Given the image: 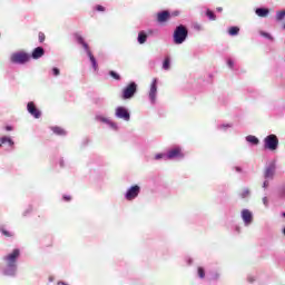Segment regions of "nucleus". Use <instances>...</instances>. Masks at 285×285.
Masks as SVG:
<instances>
[{
  "instance_id": "nucleus-1",
  "label": "nucleus",
  "mask_w": 285,
  "mask_h": 285,
  "mask_svg": "<svg viewBox=\"0 0 285 285\" xmlns=\"http://www.w3.org/2000/svg\"><path fill=\"white\" fill-rule=\"evenodd\" d=\"M21 255V250L13 249L11 254L4 256V262L7 264V268L4 269V275H14L17 273V259H19Z\"/></svg>"
},
{
  "instance_id": "nucleus-2",
  "label": "nucleus",
  "mask_w": 285,
  "mask_h": 285,
  "mask_svg": "<svg viewBox=\"0 0 285 285\" xmlns=\"http://www.w3.org/2000/svg\"><path fill=\"white\" fill-rule=\"evenodd\" d=\"M187 38H188V29H186V27L183 24L176 27L174 31V43L179 46L184 43V41H186Z\"/></svg>"
},
{
  "instance_id": "nucleus-3",
  "label": "nucleus",
  "mask_w": 285,
  "mask_h": 285,
  "mask_svg": "<svg viewBox=\"0 0 285 285\" xmlns=\"http://www.w3.org/2000/svg\"><path fill=\"white\" fill-rule=\"evenodd\" d=\"M279 147V138L275 134H271L264 138L265 150H271L272 153L277 150Z\"/></svg>"
},
{
  "instance_id": "nucleus-4",
  "label": "nucleus",
  "mask_w": 285,
  "mask_h": 285,
  "mask_svg": "<svg viewBox=\"0 0 285 285\" xmlns=\"http://www.w3.org/2000/svg\"><path fill=\"white\" fill-rule=\"evenodd\" d=\"M30 59H31L30 53L26 51H19V52L12 53L10 58L11 63H19V65L28 63Z\"/></svg>"
},
{
  "instance_id": "nucleus-5",
  "label": "nucleus",
  "mask_w": 285,
  "mask_h": 285,
  "mask_svg": "<svg viewBox=\"0 0 285 285\" xmlns=\"http://www.w3.org/2000/svg\"><path fill=\"white\" fill-rule=\"evenodd\" d=\"M137 92V83L130 82L126 88L122 89V99H132Z\"/></svg>"
},
{
  "instance_id": "nucleus-6",
  "label": "nucleus",
  "mask_w": 285,
  "mask_h": 285,
  "mask_svg": "<svg viewBox=\"0 0 285 285\" xmlns=\"http://www.w3.org/2000/svg\"><path fill=\"white\" fill-rule=\"evenodd\" d=\"M141 188L139 187V185H135L132 187H130L125 197L128 202H132V199H136V197H139V193H140Z\"/></svg>"
},
{
  "instance_id": "nucleus-7",
  "label": "nucleus",
  "mask_w": 285,
  "mask_h": 285,
  "mask_svg": "<svg viewBox=\"0 0 285 285\" xmlns=\"http://www.w3.org/2000/svg\"><path fill=\"white\" fill-rule=\"evenodd\" d=\"M179 12H174L170 14L169 11H161L157 13V21L158 23H166V21H168V19H170V17H178Z\"/></svg>"
},
{
  "instance_id": "nucleus-8",
  "label": "nucleus",
  "mask_w": 285,
  "mask_h": 285,
  "mask_svg": "<svg viewBox=\"0 0 285 285\" xmlns=\"http://www.w3.org/2000/svg\"><path fill=\"white\" fill-rule=\"evenodd\" d=\"M149 100L151 101V104L157 102V78H154L150 85Z\"/></svg>"
},
{
  "instance_id": "nucleus-9",
  "label": "nucleus",
  "mask_w": 285,
  "mask_h": 285,
  "mask_svg": "<svg viewBox=\"0 0 285 285\" xmlns=\"http://www.w3.org/2000/svg\"><path fill=\"white\" fill-rule=\"evenodd\" d=\"M116 116L118 117V119L130 121V112H128V109H126V107H118L116 109Z\"/></svg>"
},
{
  "instance_id": "nucleus-10",
  "label": "nucleus",
  "mask_w": 285,
  "mask_h": 285,
  "mask_svg": "<svg viewBox=\"0 0 285 285\" xmlns=\"http://www.w3.org/2000/svg\"><path fill=\"white\" fill-rule=\"evenodd\" d=\"M27 110L29 114L32 115V117H35V119H39L41 117V111L37 108V106L32 101L28 102Z\"/></svg>"
},
{
  "instance_id": "nucleus-11",
  "label": "nucleus",
  "mask_w": 285,
  "mask_h": 285,
  "mask_svg": "<svg viewBox=\"0 0 285 285\" xmlns=\"http://www.w3.org/2000/svg\"><path fill=\"white\" fill-rule=\"evenodd\" d=\"M81 46L85 48V50H86V52H87V55H88V57H89V59L92 63V68L95 70H97V59H95V56L92 55V51H90V47H88V43H86V41Z\"/></svg>"
},
{
  "instance_id": "nucleus-12",
  "label": "nucleus",
  "mask_w": 285,
  "mask_h": 285,
  "mask_svg": "<svg viewBox=\"0 0 285 285\" xmlns=\"http://www.w3.org/2000/svg\"><path fill=\"white\" fill-rule=\"evenodd\" d=\"M176 157H184V154H181V148L176 147L168 151L167 159H176Z\"/></svg>"
},
{
  "instance_id": "nucleus-13",
  "label": "nucleus",
  "mask_w": 285,
  "mask_h": 285,
  "mask_svg": "<svg viewBox=\"0 0 285 285\" xmlns=\"http://www.w3.org/2000/svg\"><path fill=\"white\" fill-rule=\"evenodd\" d=\"M242 217H243V220L245 222L246 226H248V224L253 223V213H250V210L243 209Z\"/></svg>"
},
{
  "instance_id": "nucleus-14",
  "label": "nucleus",
  "mask_w": 285,
  "mask_h": 285,
  "mask_svg": "<svg viewBox=\"0 0 285 285\" xmlns=\"http://www.w3.org/2000/svg\"><path fill=\"white\" fill-rule=\"evenodd\" d=\"M43 55H46V50H43L42 47H37L36 49H33V51L31 53V58L32 59H41V57H43Z\"/></svg>"
},
{
  "instance_id": "nucleus-15",
  "label": "nucleus",
  "mask_w": 285,
  "mask_h": 285,
  "mask_svg": "<svg viewBox=\"0 0 285 285\" xmlns=\"http://www.w3.org/2000/svg\"><path fill=\"white\" fill-rule=\"evenodd\" d=\"M275 175V167H267L264 173L265 179H273V176Z\"/></svg>"
},
{
  "instance_id": "nucleus-16",
  "label": "nucleus",
  "mask_w": 285,
  "mask_h": 285,
  "mask_svg": "<svg viewBox=\"0 0 285 285\" xmlns=\"http://www.w3.org/2000/svg\"><path fill=\"white\" fill-rule=\"evenodd\" d=\"M268 9L258 8L256 9L257 17H268Z\"/></svg>"
},
{
  "instance_id": "nucleus-17",
  "label": "nucleus",
  "mask_w": 285,
  "mask_h": 285,
  "mask_svg": "<svg viewBox=\"0 0 285 285\" xmlns=\"http://www.w3.org/2000/svg\"><path fill=\"white\" fill-rule=\"evenodd\" d=\"M3 144H9V146H14V141H12L9 137L0 138V148L3 146Z\"/></svg>"
},
{
  "instance_id": "nucleus-18",
  "label": "nucleus",
  "mask_w": 285,
  "mask_h": 285,
  "mask_svg": "<svg viewBox=\"0 0 285 285\" xmlns=\"http://www.w3.org/2000/svg\"><path fill=\"white\" fill-rule=\"evenodd\" d=\"M228 35L230 37H237V35H239V27H230L228 29Z\"/></svg>"
},
{
  "instance_id": "nucleus-19",
  "label": "nucleus",
  "mask_w": 285,
  "mask_h": 285,
  "mask_svg": "<svg viewBox=\"0 0 285 285\" xmlns=\"http://www.w3.org/2000/svg\"><path fill=\"white\" fill-rule=\"evenodd\" d=\"M148 39V35L146 32L140 31L138 33V43L142 45Z\"/></svg>"
},
{
  "instance_id": "nucleus-20",
  "label": "nucleus",
  "mask_w": 285,
  "mask_h": 285,
  "mask_svg": "<svg viewBox=\"0 0 285 285\" xmlns=\"http://www.w3.org/2000/svg\"><path fill=\"white\" fill-rule=\"evenodd\" d=\"M246 141L253 144L254 146H257V144H259V139L255 136H247Z\"/></svg>"
},
{
  "instance_id": "nucleus-21",
  "label": "nucleus",
  "mask_w": 285,
  "mask_h": 285,
  "mask_svg": "<svg viewBox=\"0 0 285 285\" xmlns=\"http://www.w3.org/2000/svg\"><path fill=\"white\" fill-rule=\"evenodd\" d=\"M239 196L242 199H246V197H250V189L244 188L240 193Z\"/></svg>"
},
{
  "instance_id": "nucleus-22",
  "label": "nucleus",
  "mask_w": 285,
  "mask_h": 285,
  "mask_svg": "<svg viewBox=\"0 0 285 285\" xmlns=\"http://www.w3.org/2000/svg\"><path fill=\"white\" fill-rule=\"evenodd\" d=\"M52 131L55 132V135H60V136L66 135V130H63V128L61 127H52Z\"/></svg>"
},
{
  "instance_id": "nucleus-23",
  "label": "nucleus",
  "mask_w": 285,
  "mask_h": 285,
  "mask_svg": "<svg viewBox=\"0 0 285 285\" xmlns=\"http://www.w3.org/2000/svg\"><path fill=\"white\" fill-rule=\"evenodd\" d=\"M206 17H208L210 21H215L217 19V17L215 16V12L210 11V9H207Z\"/></svg>"
},
{
  "instance_id": "nucleus-24",
  "label": "nucleus",
  "mask_w": 285,
  "mask_h": 285,
  "mask_svg": "<svg viewBox=\"0 0 285 285\" xmlns=\"http://www.w3.org/2000/svg\"><path fill=\"white\" fill-rule=\"evenodd\" d=\"M197 273L200 279H204V277H206V269H204V267H198Z\"/></svg>"
},
{
  "instance_id": "nucleus-25",
  "label": "nucleus",
  "mask_w": 285,
  "mask_h": 285,
  "mask_svg": "<svg viewBox=\"0 0 285 285\" xmlns=\"http://www.w3.org/2000/svg\"><path fill=\"white\" fill-rule=\"evenodd\" d=\"M164 70H170V58H166L163 63Z\"/></svg>"
},
{
  "instance_id": "nucleus-26",
  "label": "nucleus",
  "mask_w": 285,
  "mask_h": 285,
  "mask_svg": "<svg viewBox=\"0 0 285 285\" xmlns=\"http://www.w3.org/2000/svg\"><path fill=\"white\" fill-rule=\"evenodd\" d=\"M284 17H285V10L277 11V13H276V20L277 21L284 20Z\"/></svg>"
},
{
  "instance_id": "nucleus-27",
  "label": "nucleus",
  "mask_w": 285,
  "mask_h": 285,
  "mask_svg": "<svg viewBox=\"0 0 285 285\" xmlns=\"http://www.w3.org/2000/svg\"><path fill=\"white\" fill-rule=\"evenodd\" d=\"M109 75L110 77H112V79H116V81H119L121 79V76H119V73H117L116 71H110Z\"/></svg>"
},
{
  "instance_id": "nucleus-28",
  "label": "nucleus",
  "mask_w": 285,
  "mask_h": 285,
  "mask_svg": "<svg viewBox=\"0 0 285 285\" xmlns=\"http://www.w3.org/2000/svg\"><path fill=\"white\" fill-rule=\"evenodd\" d=\"M38 39L40 43H43L46 41V33L45 32H39L38 33Z\"/></svg>"
},
{
  "instance_id": "nucleus-29",
  "label": "nucleus",
  "mask_w": 285,
  "mask_h": 285,
  "mask_svg": "<svg viewBox=\"0 0 285 285\" xmlns=\"http://www.w3.org/2000/svg\"><path fill=\"white\" fill-rule=\"evenodd\" d=\"M75 37H76V41H78L80 46L85 42L83 37H81L80 35L76 33Z\"/></svg>"
},
{
  "instance_id": "nucleus-30",
  "label": "nucleus",
  "mask_w": 285,
  "mask_h": 285,
  "mask_svg": "<svg viewBox=\"0 0 285 285\" xmlns=\"http://www.w3.org/2000/svg\"><path fill=\"white\" fill-rule=\"evenodd\" d=\"M96 10L98 12H106V8H104V6H101V4L96 6Z\"/></svg>"
},
{
  "instance_id": "nucleus-31",
  "label": "nucleus",
  "mask_w": 285,
  "mask_h": 285,
  "mask_svg": "<svg viewBox=\"0 0 285 285\" xmlns=\"http://www.w3.org/2000/svg\"><path fill=\"white\" fill-rule=\"evenodd\" d=\"M2 235H4V237H12V234H10V232L6 230V229H1Z\"/></svg>"
},
{
  "instance_id": "nucleus-32",
  "label": "nucleus",
  "mask_w": 285,
  "mask_h": 285,
  "mask_svg": "<svg viewBox=\"0 0 285 285\" xmlns=\"http://www.w3.org/2000/svg\"><path fill=\"white\" fill-rule=\"evenodd\" d=\"M59 73H60L59 68H53L55 77H59Z\"/></svg>"
},
{
  "instance_id": "nucleus-33",
  "label": "nucleus",
  "mask_w": 285,
  "mask_h": 285,
  "mask_svg": "<svg viewBox=\"0 0 285 285\" xmlns=\"http://www.w3.org/2000/svg\"><path fill=\"white\" fill-rule=\"evenodd\" d=\"M263 204H264L265 206H268V198H267V197H264V198H263Z\"/></svg>"
},
{
  "instance_id": "nucleus-34",
  "label": "nucleus",
  "mask_w": 285,
  "mask_h": 285,
  "mask_svg": "<svg viewBox=\"0 0 285 285\" xmlns=\"http://www.w3.org/2000/svg\"><path fill=\"white\" fill-rule=\"evenodd\" d=\"M164 157V154H157L156 156H155V159H161Z\"/></svg>"
},
{
  "instance_id": "nucleus-35",
  "label": "nucleus",
  "mask_w": 285,
  "mask_h": 285,
  "mask_svg": "<svg viewBox=\"0 0 285 285\" xmlns=\"http://www.w3.org/2000/svg\"><path fill=\"white\" fill-rule=\"evenodd\" d=\"M263 188H268V180H265V181H264Z\"/></svg>"
},
{
  "instance_id": "nucleus-36",
  "label": "nucleus",
  "mask_w": 285,
  "mask_h": 285,
  "mask_svg": "<svg viewBox=\"0 0 285 285\" xmlns=\"http://www.w3.org/2000/svg\"><path fill=\"white\" fill-rule=\"evenodd\" d=\"M63 199H65L66 202H70L71 198H70V196H65Z\"/></svg>"
},
{
  "instance_id": "nucleus-37",
  "label": "nucleus",
  "mask_w": 285,
  "mask_h": 285,
  "mask_svg": "<svg viewBox=\"0 0 285 285\" xmlns=\"http://www.w3.org/2000/svg\"><path fill=\"white\" fill-rule=\"evenodd\" d=\"M229 68H233V60H228Z\"/></svg>"
},
{
  "instance_id": "nucleus-38",
  "label": "nucleus",
  "mask_w": 285,
  "mask_h": 285,
  "mask_svg": "<svg viewBox=\"0 0 285 285\" xmlns=\"http://www.w3.org/2000/svg\"><path fill=\"white\" fill-rule=\"evenodd\" d=\"M216 10L217 12H223L224 9L222 7H218Z\"/></svg>"
},
{
  "instance_id": "nucleus-39",
  "label": "nucleus",
  "mask_w": 285,
  "mask_h": 285,
  "mask_svg": "<svg viewBox=\"0 0 285 285\" xmlns=\"http://www.w3.org/2000/svg\"><path fill=\"white\" fill-rule=\"evenodd\" d=\"M6 130L10 131V130H12V127L11 126H7Z\"/></svg>"
},
{
  "instance_id": "nucleus-40",
  "label": "nucleus",
  "mask_w": 285,
  "mask_h": 285,
  "mask_svg": "<svg viewBox=\"0 0 285 285\" xmlns=\"http://www.w3.org/2000/svg\"><path fill=\"white\" fill-rule=\"evenodd\" d=\"M248 282L253 283V282H255V279L249 277Z\"/></svg>"
},
{
  "instance_id": "nucleus-41",
  "label": "nucleus",
  "mask_w": 285,
  "mask_h": 285,
  "mask_svg": "<svg viewBox=\"0 0 285 285\" xmlns=\"http://www.w3.org/2000/svg\"><path fill=\"white\" fill-rule=\"evenodd\" d=\"M236 170H237L238 173H240V171H242V169H240L239 167H237V168H236Z\"/></svg>"
},
{
  "instance_id": "nucleus-42",
  "label": "nucleus",
  "mask_w": 285,
  "mask_h": 285,
  "mask_svg": "<svg viewBox=\"0 0 285 285\" xmlns=\"http://www.w3.org/2000/svg\"><path fill=\"white\" fill-rule=\"evenodd\" d=\"M264 37H269L268 33H263Z\"/></svg>"
},
{
  "instance_id": "nucleus-43",
  "label": "nucleus",
  "mask_w": 285,
  "mask_h": 285,
  "mask_svg": "<svg viewBox=\"0 0 285 285\" xmlns=\"http://www.w3.org/2000/svg\"><path fill=\"white\" fill-rule=\"evenodd\" d=\"M283 193L285 191V187L282 188Z\"/></svg>"
},
{
  "instance_id": "nucleus-44",
  "label": "nucleus",
  "mask_w": 285,
  "mask_h": 285,
  "mask_svg": "<svg viewBox=\"0 0 285 285\" xmlns=\"http://www.w3.org/2000/svg\"><path fill=\"white\" fill-rule=\"evenodd\" d=\"M283 29L285 30V23L283 24Z\"/></svg>"
},
{
  "instance_id": "nucleus-45",
  "label": "nucleus",
  "mask_w": 285,
  "mask_h": 285,
  "mask_svg": "<svg viewBox=\"0 0 285 285\" xmlns=\"http://www.w3.org/2000/svg\"><path fill=\"white\" fill-rule=\"evenodd\" d=\"M283 234L285 235V228L283 229Z\"/></svg>"
},
{
  "instance_id": "nucleus-46",
  "label": "nucleus",
  "mask_w": 285,
  "mask_h": 285,
  "mask_svg": "<svg viewBox=\"0 0 285 285\" xmlns=\"http://www.w3.org/2000/svg\"><path fill=\"white\" fill-rule=\"evenodd\" d=\"M283 217H285V212L283 213Z\"/></svg>"
}]
</instances>
